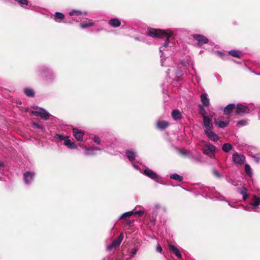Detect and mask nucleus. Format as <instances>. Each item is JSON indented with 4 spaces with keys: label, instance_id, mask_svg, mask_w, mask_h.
<instances>
[{
    "label": "nucleus",
    "instance_id": "f257e3e1",
    "mask_svg": "<svg viewBox=\"0 0 260 260\" xmlns=\"http://www.w3.org/2000/svg\"><path fill=\"white\" fill-rule=\"evenodd\" d=\"M147 33L148 36L156 38H161L164 36L167 37V38L166 40L164 45L159 47V51L161 53L160 55L161 64L162 66H164L165 64L164 63V58L162 57V55L164 54L163 51H165L164 48H167L168 47L169 44L170 43V38L174 34L173 31L170 29H157L152 28H148Z\"/></svg>",
    "mask_w": 260,
    "mask_h": 260
},
{
    "label": "nucleus",
    "instance_id": "f03ea898",
    "mask_svg": "<svg viewBox=\"0 0 260 260\" xmlns=\"http://www.w3.org/2000/svg\"><path fill=\"white\" fill-rule=\"evenodd\" d=\"M36 72L39 76L43 77L47 83L52 82L56 77L54 73L45 66L39 67L36 69Z\"/></svg>",
    "mask_w": 260,
    "mask_h": 260
},
{
    "label": "nucleus",
    "instance_id": "7ed1b4c3",
    "mask_svg": "<svg viewBox=\"0 0 260 260\" xmlns=\"http://www.w3.org/2000/svg\"><path fill=\"white\" fill-rule=\"evenodd\" d=\"M139 250L138 245H135L134 247L128 248L122 253L118 255L116 257L105 258L104 260H132Z\"/></svg>",
    "mask_w": 260,
    "mask_h": 260
},
{
    "label": "nucleus",
    "instance_id": "20e7f679",
    "mask_svg": "<svg viewBox=\"0 0 260 260\" xmlns=\"http://www.w3.org/2000/svg\"><path fill=\"white\" fill-rule=\"evenodd\" d=\"M69 15L71 16H73V17L72 18H66L64 20L65 23H71L73 21L79 22L81 21L82 17L86 16L87 13L85 11L73 9L69 12Z\"/></svg>",
    "mask_w": 260,
    "mask_h": 260
},
{
    "label": "nucleus",
    "instance_id": "39448f33",
    "mask_svg": "<svg viewBox=\"0 0 260 260\" xmlns=\"http://www.w3.org/2000/svg\"><path fill=\"white\" fill-rule=\"evenodd\" d=\"M167 76L172 80L178 81L183 75V71L178 67H172L167 71Z\"/></svg>",
    "mask_w": 260,
    "mask_h": 260
},
{
    "label": "nucleus",
    "instance_id": "423d86ee",
    "mask_svg": "<svg viewBox=\"0 0 260 260\" xmlns=\"http://www.w3.org/2000/svg\"><path fill=\"white\" fill-rule=\"evenodd\" d=\"M254 105L252 104L249 105L248 106L239 104L235 107L236 112L239 115H242L245 113H250L254 110Z\"/></svg>",
    "mask_w": 260,
    "mask_h": 260
},
{
    "label": "nucleus",
    "instance_id": "0eeeda50",
    "mask_svg": "<svg viewBox=\"0 0 260 260\" xmlns=\"http://www.w3.org/2000/svg\"><path fill=\"white\" fill-rule=\"evenodd\" d=\"M140 172L144 174L145 175L150 178V179L154 180L155 182L161 184H164L162 181L161 180V178L152 170L149 168H146L144 171H140Z\"/></svg>",
    "mask_w": 260,
    "mask_h": 260
},
{
    "label": "nucleus",
    "instance_id": "6e6552de",
    "mask_svg": "<svg viewBox=\"0 0 260 260\" xmlns=\"http://www.w3.org/2000/svg\"><path fill=\"white\" fill-rule=\"evenodd\" d=\"M204 144L203 153L211 158H214L216 147L213 144L206 142H204Z\"/></svg>",
    "mask_w": 260,
    "mask_h": 260
},
{
    "label": "nucleus",
    "instance_id": "1a4fd4ad",
    "mask_svg": "<svg viewBox=\"0 0 260 260\" xmlns=\"http://www.w3.org/2000/svg\"><path fill=\"white\" fill-rule=\"evenodd\" d=\"M32 115L36 116H40L41 118L47 120L49 118L50 114L46 110L39 108H37L36 110L31 112Z\"/></svg>",
    "mask_w": 260,
    "mask_h": 260
},
{
    "label": "nucleus",
    "instance_id": "9d476101",
    "mask_svg": "<svg viewBox=\"0 0 260 260\" xmlns=\"http://www.w3.org/2000/svg\"><path fill=\"white\" fill-rule=\"evenodd\" d=\"M232 160L235 164L241 165L245 161V156L241 153L235 152L233 154Z\"/></svg>",
    "mask_w": 260,
    "mask_h": 260
},
{
    "label": "nucleus",
    "instance_id": "9b49d317",
    "mask_svg": "<svg viewBox=\"0 0 260 260\" xmlns=\"http://www.w3.org/2000/svg\"><path fill=\"white\" fill-rule=\"evenodd\" d=\"M203 119V125L205 127V131L213 129V125L212 122V116L209 115L208 117H205Z\"/></svg>",
    "mask_w": 260,
    "mask_h": 260
},
{
    "label": "nucleus",
    "instance_id": "f8f14e48",
    "mask_svg": "<svg viewBox=\"0 0 260 260\" xmlns=\"http://www.w3.org/2000/svg\"><path fill=\"white\" fill-rule=\"evenodd\" d=\"M123 239V235L121 233L119 237L114 240L112 243L107 247L108 250H111L113 248H116L120 245Z\"/></svg>",
    "mask_w": 260,
    "mask_h": 260
},
{
    "label": "nucleus",
    "instance_id": "ddd939ff",
    "mask_svg": "<svg viewBox=\"0 0 260 260\" xmlns=\"http://www.w3.org/2000/svg\"><path fill=\"white\" fill-rule=\"evenodd\" d=\"M73 136L78 141H82L83 137L85 135L84 131L77 128H73Z\"/></svg>",
    "mask_w": 260,
    "mask_h": 260
},
{
    "label": "nucleus",
    "instance_id": "4468645a",
    "mask_svg": "<svg viewBox=\"0 0 260 260\" xmlns=\"http://www.w3.org/2000/svg\"><path fill=\"white\" fill-rule=\"evenodd\" d=\"M193 38L198 42V45L199 46H202L209 42L208 38L200 34H194L193 35Z\"/></svg>",
    "mask_w": 260,
    "mask_h": 260
},
{
    "label": "nucleus",
    "instance_id": "2eb2a0df",
    "mask_svg": "<svg viewBox=\"0 0 260 260\" xmlns=\"http://www.w3.org/2000/svg\"><path fill=\"white\" fill-rule=\"evenodd\" d=\"M24 180L25 184L29 185L34 180L35 173L31 171H27L23 174Z\"/></svg>",
    "mask_w": 260,
    "mask_h": 260
},
{
    "label": "nucleus",
    "instance_id": "dca6fc26",
    "mask_svg": "<svg viewBox=\"0 0 260 260\" xmlns=\"http://www.w3.org/2000/svg\"><path fill=\"white\" fill-rule=\"evenodd\" d=\"M170 125V123L165 120H158L156 123V127L157 129L163 131Z\"/></svg>",
    "mask_w": 260,
    "mask_h": 260
},
{
    "label": "nucleus",
    "instance_id": "f3484780",
    "mask_svg": "<svg viewBox=\"0 0 260 260\" xmlns=\"http://www.w3.org/2000/svg\"><path fill=\"white\" fill-rule=\"evenodd\" d=\"M204 133L209 139L214 142H217L219 139V136L212 129L205 131Z\"/></svg>",
    "mask_w": 260,
    "mask_h": 260
},
{
    "label": "nucleus",
    "instance_id": "a211bd4d",
    "mask_svg": "<svg viewBox=\"0 0 260 260\" xmlns=\"http://www.w3.org/2000/svg\"><path fill=\"white\" fill-rule=\"evenodd\" d=\"M83 148L85 149L84 154L86 155H94L96 154V151L101 150V148H99L96 147L88 148L86 147H83Z\"/></svg>",
    "mask_w": 260,
    "mask_h": 260
},
{
    "label": "nucleus",
    "instance_id": "6ab92c4d",
    "mask_svg": "<svg viewBox=\"0 0 260 260\" xmlns=\"http://www.w3.org/2000/svg\"><path fill=\"white\" fill-rule=\"evenodd\" d=\"M250 205H251L253 207H254V209H256L257 210H258V212L259 211V208H258V206L260 205V197L254 195L253 196L252 198L251 199V202H250Z\"/></svg>",
    "mask_w": 260,
    "mask_h": 260
},
{
    "label": "nucleus",
    "instance_id": "aec40b11",
    "mask_svg": "<svg viewBox=\"0 0 260 260\" xmlns=\"http://www.w3.org/2000/svg\"><path fill=\"white\" fill-rule=\"evenodd\" d=\"M125 153L126 156L129 161H133L135 160L136 157L137 156V152L135 150L133 149L127 150Z\"/></svg>",
    "mask_w": 260,
    "mask_h": 260
},
{
    "label": "nucleus",
    "instance_id": "412c9836",
    "mask_svg": "<svg viewBox=\"0 0 260 260\" xmlns=\"http://www.w3.org/2000/svg\"><path fill=\"white\" fill-rule=\"evenodd\" d=\"M95 24V22L91 20L87 19L86 21H83L80 23V26L82 29H85L91 26H94Z\"/></svg>",
    "mask_w": 260,
    "mask_h": 260
},
{
    "label": "nucleus",
    "instance_id": "4be33fe9",
    "mask_svg": "<svg viewBox=\"0 0 260 260\" xmlns=\"http://www.w3.org/2000/svg\"><path fill=\"white\" fill-rule=\"evenodd\" d=\"M200 98L203 106L208 107L210 105V100L207 93H204L201 94Z\"/></svg>",
    "mask_w": 260,
    "mask_h": 260
},
{
    "label": "nucleus",
    "instance_id": "5701e85b",
    "mask_svg": "<svg viewBox=\"0 0 260 260\" xmlns=\"http://www.w3.org/2000/svg\"><path fill=\"white\" fill-rule=\"evenodd\" d=\"M237 191L242 195L243 200L246 201L249 195L247 189L244 187H241L237 188Z\"/></svg>",
    "mask_w": 260,
    "mask_h": 260
},
{
    "label": "nucleus",
    "instance_id": "b1692460",
    "mask_svg": "<svg viewBox=\"0 0 260 260\" xmlns=\"http://www.w3.org/2000/svg\"><path fill=\"white\" fill-rule=\"evenodd\" d=\"M230 120L228 119L227 121H221L219 119H215V123L216 126L219 128H224L229 124Z\"/></svg>",
    "mask_w": 260,
    "mask_h": 260
},
{
    "label": "nucleus",
    "instance_id": "393cba45",
    "mask_svg": "<svg viewBox=\"0 0 260 260\" xmlns=\"http://www.w3.org/2000/svg\"><path fill=\"white\" fill-rule=\"evenodd\" d=\"M64 145L71 149H76L78 148L77 145L69 139V138L64 141Z\"/></svg>",
    "mask_w": 260,
    "mask_h": 260
},
{
    "label": "nucleus",
    "instance_id": "a878e982",
    "mask_svg": "<svg viewBox=\"0 0 260 260\" xmlns=\"http://www.w3.org/2000/svg\"><path fill=\"white\" fill-rule=\"evenodd\" d=\"M108 24L112 27L115 28L120 26L121 22L118 19L114 18L110 19Z\"/></svg>",
    "mask_w": 260,
    "mask_h": 260
},
{
    "label": "nucleus",
    "instance_id": "bb28decb",
    "mask_svg": "<svg viewBox=\"0 0 260 260\" xmlns=\"http://www.w3.org/2000/svg\"><path fill=\"white\" fill-rule=\"evenodd\" d=\"M236 106L234 104H230L228 105L223 109V112L225 114H229L233 111L235 108Z\"/></svg>",
    "mask_w": 260,
    "mask_h": 260
},
{
    "label": "nucleus",
    "instance_id": "cd10ccee",
    "mask_svg": "<svg viewBox=\"0 0 260 260\" xmlns=\"http://www.w3.org/2000/svg\"><path fill=\"white\" fill-rule=\"evenodd\" d=\"M170 250L179 258H181L182 255L179 249L173 245H169Z\"/></svg>",
    "mask_w": 260,
    "mask_h": 260
},
{
    "label": "nucleus",
    "instance_id": "c85d7f7f",
    "mask_svg": "<svg viewBox=\"0 0 260 260\" xmlns=\"http://www.w3.org/2000/svg\"><path fill=\"white\" fill-rule=\"evenodd\" d=\"M172 118L175 120H180L182 118L181 113L178 110H173L171 113Z\"/></svg>",
    "mask_w": 260,
    "mask_h": 260
},
{
    "label": "nucleus",
    "instance_id": "c756f323",
    "mask_svg": "<svg viewBox=\"0 0 260 260\" xmlns=\"http://www.w3.org/2000/svg\"><path fill=\"white\" fill-rule=\"evenodd\" d=\"M54 18L55 21L60 22L64 19V16L60 12H56L54 15Z\"/></svg>",
    "mask_w": 260,
    "mask_h": 260
},
{
    "label": "nucleus",
    "instance_id": "7c9ffc66",
    "mask_svg": "<svg viewBox=\"0 0 260 260\" xmlns=\"http://www.w3.org/2000/svg\"><path fill=\"white\" fill-rule=\"evenodd\" d=\"M229 53L232 56L237 58H240L242 55L241 51L239 50H232L229 52Z\"/></svg>",
    "mask_w": 260,
    "mask_h": 260
},
{
    "label": "nucleus",
    "instance_id": "2f4dec72",
    "mask_svg": "<svg viewBox=\"0 0 260 260\" xmlns=\"http://www.w3.org/2000/svg\"><path fill=\"white\" fill-rule=\"evenodd\" d=\"M24 92L27 96L34 97L35 96V91L32 88H25L24 89Z\"/></svg>",
    "mask_w": 260,
    "mask_h": 260
},
{
    "label": "nucleus",
    "instance_id": "473e14b6",
    "mask_svg": "<svg viewBox=\"0 0 260 260\" xmlns=\"http://www.w3.org/2000/svg\"><path fill=\"white\" fill-rule=\"evenodd\" d=\"M170 178L178 182H182L183 178L182 176H180L177 173H173L170 175Z\"/></svg>",
    "mask_w": 260,
    "mask_h": 260
},
{
    "label": "nucleus",
    "instance_id": "72a5a7b5",
    "mask_svg": "<svg viewBox=\"0 0 260 260\" xmlns=\"http://www.w3.org/2000/svg\"><path fill=\"white\" fill-rule=\"evenodd\" d=\"M232 148V146L231 144L229 143H225L223 145L222 147V149L225 152H229L231 150Z\"/></svg>",
    "mask_w": 260,
    "mask_h": 260
},
{
    "label": "nucleus",
    "instance_id": "f704fd0d",
    "mask_svg": "<svg viewBox=\"0 0 260 260\" xmlns=\"http://www.w3.org/2000/svg\"><path fill=\"white\" fill-rule=\"evenodd\" d=\"M189 158L194 162H201L202 161V157L200 155L193 156L190 155Z\"/></svg>",
    "mask_w": 260,
    "mask_h": 260
},
{
    "label": "nucleus",
    "instance_id": "c9c22d12",
    "mask_svg": "<svg viewBox=\"0 0 260 260\" xmlns=\"http://www.w3.org/2000/svg\"><path fill=\"white\" fill-rule=\"evenodd\" d=\"M245 171L246 174V175L249 177H251L252 172L251 171V167L250 165L248 164H246L245 165Z\"/></svg>",
    "mask_w": 260,
    "mask_h": 260
},
{
    "label": "nucleus",
    "instance_id": "e433bc0d",
    "mask_svg": "<svg viewBox=\"0 0 260 260\" xmlns=\"http://www.w3.org/2000/svg\"><path fill=\"white\" fill-rule=\"evenodd\" d=\"M204 106H203L201 105H199V107L200 108V113L201 115L203 118H204L205 117H208V116L206 115V112L205 109L204 108Z\"/></svg>",
    "mask_w": 260,
    "mask_h": 260
},
{
    "label": "nucleus",
    "instance_id": "4c0bfd02",
    "mask_svg": "<svg viewBox=\"0 0 260 260\" xmlns=\"http://www.w3.org/2000/svg\"><path fill=\"white\" fill-rule=\"evenodd\" d=\"M243 208L245 211H253L254 212H258V210H257L255 208L254 209V207H253V206L251 205H250V203L249 204V205L244 206Z\"/></svg>",
    "mask_w": 260,
    "mask_h": 260
},
{
    "label": "nucleus",
    "instance_id": "58836bf2",
    "mask_svg": "<svg viewBox=\"0 0 260 260\" xmlns=\"http://www.w3.org/2000/svg\"><path fill=\"white\" fill-rule=\"evenodd\" d=\"M133 215L132 211H128L122 214L119 218V219H125L127 217H129Z\"/></svg>",
    "mask_w": 260,
    "mask_h": 260
},
{
    "label": "nucleus",
    "instance_id": "ea45409f",
    "mask_svg": "<svg viewBox=\"0 0 260 260\" xmlns=\"http://www.w3.org/2000/svg\"><path fill=\"white\" fill-rule=\"evenodd\" d=\"M91 140H92V141H93L95 144H96L98 145L100 144V143L101 142L100 138L96 135L93 136L91 138Z\"/></svg>",
    "mask_w": 260,
    "mask_h": 260
},
{
    "label": "nucleus",
    "instance_id": "a19ab883",
    "mask_svg": "<svg viewBox=\"0 0 260 260\" xmlns=\"http://www.w3.org/2000/svg\"><path fill=\"white\" fill-rule=\"evenodd\" d=\"M32 124L35 128L40 129L42 131H45L44 127L42 125H40L38 123L36 122H33Z\"/></svg>",
    "mask_w": 260,
    "mask_h": 260
},
{
    "label": "nucleus",
    "instance_id": "79ce46f5",
    "mask_svg": "<svg viewBox=\"0 0 260 260\" xmlns=\"http://www.w3.org/2000/svg\"><path fill=\"white\" fill-rule=\"evenodd\" d=\"M247 124V121L246 120H241L238 121L237 123V125L240 127L246 125Z\"/></svg>",
    "mask_w": 260,
    "mask_h": 260
},
{
    "label": "nucleus",
    "instance_id": "37998d69",
    "mask_svg": "<svg viewBox=\"0 0 260 260\" xmlns=\"http://www.w3.org/2000/svg\"><path fill=\"white\" fill-rule=\"evenodd\" d=\"M178 152L181 155H182V156H188L189 157V156L190 155H189V154L187 151H185V150H183L182 149H179Z\"/></svg>",
    "mask_w": 260,
    "mask_h": 260
},
{
    "label": "nucleus",
    "instance_id": "c03bdc74",
    "mask_svg": "<svg viewBox=\"0 0 260 260\" xmlns=\"http://www.w3.org/2000/svg\"><path fill=\"white\" fill-rule=\"evenodd\" d=\"M132 211L133 212V214H138L140 216H141L144 213V211L141 210H133Z\"/></svg>",
    "mask_w": 260,
    "mask_h": 260
},
{
    "label": "nucleus",
    "instance_id": "a18cd8bd",
    "mask_svg": "<svg viewBox=\"0 0 260 260\" xmlns=\"http://www.w3.org/2000/svg\"><path fill=\"white\" fill-rule=\"evenodd\" d=\"M55 137L59 139L60 140H64V141H65L66 139H67L68 138V137L60 134H56Z\"/></svg>",
    "mask_w": 260,
    "mask_h": 260
},
{
    "label": "nucleus",
    "instance_id": "49530a36",
    "mask_svg": "<svg viewBox=\"0 0 260 260\" xmlns=\"http://www.w3.org/2000/svg\"><path fill=\"white\" fill-rule=\"evenodd\" d=\"M213 174L214 176H215L217 178H221V174L218 172V171L216 169H213L212 171Z\"/></svg>",
    "mask_w": 260,
    "mask_h": 260
},
{
    "label": "nucleus",
    "instance_id": "de8ad7c7",
    "mask_svg": "<svg viewBox=\"0 0 260 260\" xmlns=\"http://www.w3.org/2000/svg\"><path fill=\"white\" fill-rule=\"evenodd\" d=\"M254 110H256L257 111V112H258V118L260 119V105H256V106L254 105Z\"/></svg>",
    "mask_w": 260,
    "mask_h": 260
},
{
    "label": "nucleus",
    "instance_id": "09e8293b",
    "mask_svg": "<svg viewBox=\"0 0 260 260\" xmlns=\"http://www.w3.org/2000/svg\"><path fill=\"white\" fill-rule=\"evenodd\" d=\"M156 251L159 253H161L162 251V249L159 244H158L156 247Z\"/></svg>",
    "mask_w": 260,
    "mask_h": 260
},
{
    "label": "nucleus",
    "instance_id": "8fccbe9b",
    "mask_svg": "<svg viewBox=\"0 0 260 260\" xmlns=\"http://www.w3.org/2000/svg\"><path fill=\"white\" fill-rule=\"evenodd\" d=\"M253 159L256 163H258L259 162L260 158L258 157L254 156H253Z\"/></svg>",
    "mask_w": 260,
    "mask_h": 260
},
{
    "label": "nucleus",
    "instance_id": "3c124183",
    "mask_svg": "<svg viewBox=\"0 0 260 260\" xmlns=\"http://www.w3.org/2000/svg\"><path fill=\"white\" fill-rule=\"evenodd\" d=\"M215 199L217 200L220 201H225L224 197L223 196H220L219 197H215Z\"/></svg>",
    "mask_w": 260,
    "mask_h": 260
},
{
    "label": "nucleus",
    "instance_id": "603ef678",
    "mask_svg": "<svg viewBox=\"0 0 260 260\" xmlns=\"http://www.w3.org/2000/svg\"><path fill=\"white\" fill-rule=\"evenodd\" d=\"M133 166L136 170H139L140 171H141L140 170V167H139V166L138 165H135V164H133Z\"/></svg>",
    "mask_w": 260,
    "mask_h": 260
},
{
    "label": "nucleus",
    "instance_id": "864d4df0",
    "mask_svg": "<svg viewBox=\"0 0 260 260\" xmlns=\"http://www.w3.org/2000/svg\"><path fill=\"white\" fill-rule=\"evenodd\" d=\"M229 182L231 183L232 184H233L234 186H236L237 184L235 183V182L234 181H232L231 179L228 181Z\"/></svg>",
    "mask_w": 260,
    "mask_h": 260
},
{
    "label": "nucleus",
    "instance_id": "5fc2aeb1",
    "mask_svg": "<svg viewBox=\"0 0 260 260\" xmlns=\"http://www.w3.org/2000/svg\"><path fill=\"white\" fill-rule=\"evenodd\" d=\"M181 64L182 66H186V64H187V63H186V62L185 61H184V60H182V61H181Z\"/></svg>",
    "mask_w": 260,
    "mask_h": 260
},
{
    "label": "nucleus",
    "instance_id": "6e6d98bb",
    "mask_svg": "<svg viewBox=\"0 0 260 260\" xmlns=\"http://www.w3.org/2000/svg\"><path fill=\"white\" fill-rule=\"evenodd\" d=\"M106 149H107V150H106V151H107V152H108L109 153H111V154H113V153L110 151V148H109V146H107V147H106Z\"/></svg>",
    "mask_w": 260,
    "mask_h": 260
},
{
    "label": "nucleus",
    "instance_id": "4d7b16f0",
    "mask_svg": "<svg viewBox=\"0 0 260 260\" xmlns=\"http://www.w3.org/2000/svg\"><path fill=\"white\" fill-rule=\"evenodd\" d=\"M154 207L156 209H158L160 208V205L159 204H156Z\"/></svg>",
    "mask_w": 260,
    "mask_h": 260
},
{
    "label": "nucleus",
    "instance_id": "13d9d810",
    "mask_svg": "<svg viewBox=\"0 0 260 260\" xmlns=\"http://www.w3.org/2000/svg\"><path fill=\"white\" fill-rule=\"evenodd\" d=\"M4 167V164L3 162H0V169L1 168H3Z\"/></svg>",
    "mask_w": 260,
    "mask_h": 260
},
{
    "label": "nucleus",
    "instance_id": "bf43d9fd",
    "mask_svg": "<svg viewBox=\"0 0 260 260\" xmlns=\"http://www.w3.org/2000/svg\"><path fill=\"white\" fill-rule=\"evenodd\" d=\"M126 222H127V224H131V223H132V221H131L130 220H127L126 221Z\"/></svg>",
    "mask_w": 260,
    "mask_h": 260
},
{
    "label": "nucleus",
    "instance_id": "052dcab7",
    "mask_svg": "<svg viewBox=\"0 0 260 260\" xmlns=\"http://www.w3.org/2000/svg\"><path fill=\"white\" fill-rule=\"evenodd\" d=\"M227 202H228V204H229V206H230L231 207H233V206L231 205V203H230V202H229V201H227Z\"/></svg>",
    "mask_w": 260,
    "mask_h": 260
},
{
    "label": "nucleus",
    "instance_id": "680f3d73",
    "mask_svg": "<svg viewBox=\"0 0 260 260\" xmlns=\"http://www.w3.org/2000/svg\"><path fill=\"white\" fill-rule=\"evenodd\" d=\"M135 40H138V41H139V39L138 38L136 37V38H135Z\"/></svg>",
    "mask_w": 260,
    "mask_h": 260
},
{
    "label": "nucleus",
    "instance_id": "e2e57ef3",
    "mask_svg": "<svg viewBox=\"0 0 260 260\" xmlns=\"http://www.w3.org/2000/svg\"><path fill=\"white\" fill-rule=\"evenodd\" d=\"M206 189H209V188H206H206H205V191H206Z\"/></svg>",
    "mask_w": 260,
    "mask_h": 260
},
{
    "label": "nucleus",
    "instance_id": "0e129e2a",
    "mask_svg": "<svg viewBox=\"0 0 260 260\" xmlns=\"http://www.w3.org/2000/svg\"><path fill=\"white\" fill-rule=\"evenodd\" d=\"M219 53L222 54V53L221 52H219Z\"/></svg>",
    "mask_w": 260,
    "mask_h": 260
},
{
    "label": "nucleus",
    "instance_id": "69168bd1",
    "mask_svg": "<svg viewBox=\"0 0 260 260\" xmlns=\"http://www.w3.org/2000/svg\"><path fill=\"white\" fill-rule=\"evenodd\" d=\"M257 75H260V74H257Z\"/></svg>",
    "mask_w": 260,
    "mask_h": 260
}]
</instances>
